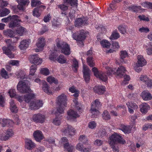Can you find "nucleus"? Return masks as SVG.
Returning a JSON list of instances; mask_svg holds the SVG:
<instances>
[{
	"mask_svg": "<svg viewBox=\"0 0 152 152\" xmlns=\"http://www.w3.org/2000/svg\"><path fill=\"white\" fill-rule=\"evenodd\" d=\"M29 82L26 80L20 81L17 86V89L22 93H30L24 96V101L29 103V108L31 110H37L42 106L43 103L40 100H33L36 96L31 91L30 87Z\"/></svg>",
	"mask_w": 152,
	"mask_h": 152,
	"instance_id": "f257e3e1",
	"label": "nucleus"
},
{
	"mask_svg": "<svg viewBox=\"0 0 152 152\" xmlns=\"http://www.w3.org/2000/svg\"><path fill=\"white\" fill-rule=\"evenodd\" d=\"M13 43H15L18 39V38L16 37L13 38ZM12 39H5V42L7 47L4 46L2 48L3 53L7 55L9 58H14L15 57L14 54L12 53L11 52L14 51L16 49V47L12 45Z\"/></svg>",
	"mask_w": 152,
	"mask_h": 152,
	"instance_id": "f03ea898",
	"label": "nucleus"
},
{
	"mask_svg": "<svg viewBox=\"0 0 152 152\" xmlns=\"http://www.w3.org/2000/svg\"><path fill=\"white\" fill-rule=\"evenodd\" d=\"M67 100L66 96L64 94H61L56 98V102L59 106L57 111L60 113H62L64 112V108L67 105Z\"/></svg>",
	"mask_w": 152,
	"mask_h": 152,
	"instance_id": "7ed1b4c3",
	"label": "nucleus"
},
{
	"mask_svg": "<svg viewBox=\"0 0 152 152\" xmlns=\"http://www.w3.org/2000/svg\"><path fill=\"white\" fill-rule=\"evenodd\" d=\"M104 64L106 65L107 64L104 62L103 63V67H105L107 70V74L109 76L115 74L117 76L122 77L126 71L125 68L123 66H121L118 68L115 72V69H112L110 67H107L106 66H105Z\"/></svg>",
	"mask_w": 152,
	"mask_h": 152,
	"instance_id": "20e7f679",
	"label": "nucleus"
},
{
	"mask_svg": "<svg viewBox=\"0 0 152 152\" xmlns=\"http://www.w3.org/2000/svg\"><path fill=\"white\" fill-rule=\"evenodd\" d=\"M2 22L7 23L9 21L10 22L9 24V28H13L17 26L19 24V22L21 21L18 16L16 15L10 16L5 18H2L1 20Z\"/></svg>",
	"mask_w": 152,
	"mask_h": 152,
	"instance_id": "39448f33",
	"label": "nucleus"
},
{
	"mask_svg": "<svg viewBox=\"0 0 152 152\" xmlns=\"http://www.w3.org/2000/svg\"><path fill=\"white\" fill-rule=\"evenodd\" d=\"M56 45L61 50V53L65 55L70 54L71 51L70 46L66 42H60L59 39L56 40Z\"/></svg>",
	"mask_w": 152,
	"mask_h": 152,
	"instance_id": "423d86ee",
	"label": "nucleus"
},
{
	"mask_svg": "<svg viewBox=\"0 0 152 152\" xmlns=\"http://www.w3.org/2000/svg\"><path fill=\"white\" fill-rule=\"evenodd\" d=\"M108 140L110 145L118 143L124 144L126 142L122 137L116 133H114L109 137Z\"/></svg>",
	"mask_w": 152,
	"mask_h": 152,
	"instance_id": "0eeeda50",
	"label": "nucleus"
},
{
	"mask_svg": "<svg viewBox=\"0 0 152 152\" xmlns=\"http://www.w3.org/2000/svg\"><path fill=\"white\" fill-rule=\"evenodd\" d=\"M46 118L44 114L38 113L33 115L31 120L36 123L42 124L45 121Z\"/></svg>",
	"mask_w": 152,
	"mask_h": 152,
	"instance_id": "6e6552de",
	"label": "nucleus"
},
{
	"mask_svg": "<svg viewBox=\"0 0 152 152\" xmlns=\"http://www.w3.org/2000/svg\"><path fill=\"white\" fill-rule=\"evenodd\" d=\"M92 71L95 77L102 81L106 82L107 80V77L105 73L98 71L97 68L95 67L92 68Z\"/></svg>",
	"mask_w": 152,
	"mask_h": 152,
	"instance_id": "1a4fd4ad",
	"label": "nucleus"
},
{
	"mask_svg": "<svg viewBox=\"0 0 152 152\" xmlns=\"http://www.w3.org/2000/svg\"><path fill=\"white\" fill-rule=\"evenodd\" d=\"M61 131L64 134L68 136L73 135L76 132V130L71 125L69 124L65 126Z\"/></svg>",
	"mask_w": 152,
	"mask_h": 152,
	"instance_id": "9d476101",
	"label": "nucleus"
},
{
	"mask_svg": "<svg viewBox=\"0 0 152 152\" xmlns=\"http://www.w3.org/2000/svg\"><path fill=\"white\" fill-rule=\"evenodd\" d=\"M72 37L75 40L78 41H81L85 38V33L84 30L74 33L72 32Z\"/></svg>",
	"mask_w": 152,
	"mask_h": 152,
	"instance_id": "9b49d317",
	"label": "nucleus"
},
{
	"mask_svg": "<svg viewBox=\"0 0 152 152\" xmlns=\"http://www.w3.org/2000/svg\"><path fill=\"white\" fill-rule=\"evenodd\" d=\"M29 60L31 63L37 65L40 64L42 62V59L36 54L30 56Z\"/></svg>",
	"mask_w": 152,
	"mask_h": 152,
	"instance_id": "f8f14e48",
	"label": "nucleus"
},
{
	"mask_svg": "<svg viewBox=\"0 0 152 152\" xmlns=\"http://www.w3.org/2000/svg\"><path fill=\"white\" fill-rule=\"evenodd\" d=\"M83 78L86 83H88L90 79V72L91 71L89 70L86 65L83 64Z\"/></svg>",
	"mask_w": 152,
	"mask_h": 152,
	"instance_id": "ddd939ff",
	"label": "nucleus"
},
{
	"mask_svg": "<svg viewBox=\"0 0 152 152\" xmlns=\"http://www.w3.org/2000/svg\"><path fill=\"white\" fill-rule=\"evenodd\" d=\"M14 124L13 121L10 119L0 118V126L3 127L6 126L11 127L13 126Z\"/></svg>",
	"mask_w": 152,
	"mask_h": 152,
	"instance_id": "4468645a",
	"label": "nucleus"
},
{
	"mask_svg": "<svg viewBox=\"0 0 152 152\" xmlns=\"http://www.w3.org/2000/svg\"><path fill=\"white\" fill-rule=\"evenodd\" d=\"M45 39L43 37L39 38L37 42L36 43V45L38 49L36 50V52H39L43 50V48L45 45Z\"/></svg>",
	"mask_w": 152,
	"mask_h": 152,
	"instance_id": "2eb2a0df",
	"label": "nucleus"
},
{
	"mask_svg": "<svg viewBox=\"0 0 152 152\" xmlns=\"http://www.w3.org/2000/svg\"><path fill=\"white\" fill-rule=\"evenodd\" d=\"M42 89L43 91L48 94H51L53 93L52 88H50L48 83L45 80L42 81Z\"/></svg>",
	"mask_w": 152,
	"mask_h": 152,
	"instance_id": "dca6fc26",
	"label": "nucleus"
},
{
	"mask_svg": "<svg viewBox=\"0 0 152 152\" xmlns=\"http://www.w3.org/2000/svg\"><path fill=\"white\" fill-rule=\"evenodd\" d=\"M36 146V144L31 140L26 139L25 142V147L26 149L29 150H32Z\"/></svg>",
	"mask_w": 152,
	"mask_h": 152,
	"instance_id": "f3484780",
	"label": "nucleus"
},
{
	"mask_svg": "<svg viewBox=\"0 0 152 152\" xmlns=\"http://www.w3.org/2000/svg\"><path fill=\"white\" fill-rule=\"evenodd\" d=\"M33 136L35 140L37 142H40L44 138L42 132L39 130L35 131L33 133Z\"/></svg>",
	"mask_w": 152,
	"mask_h": 152,
	"instance_id": "a211bd4d",
	"label": "nucleus"
},
{
	"mask_svg": "<svg viewBox=\"0 0 152 152\" xmlns=\"http://www.w3.org/2000/svg\"><path fill=\"white\" fill-rule=\"evenodd\" d=\"M128 56V53L126 50H121L120 52V62L118 60H116V63L117 64H120L125 63L126 61H124V58Z\"/></svg>",
	"mask_w": 152,
	"mask_h": 152,
	"instance_id": "6ab92c4d",
	"label": "nucleus"
},
{
	"mask_svg": "<svg viewBox=\"0 0 152 152\" xmlns=\"http://www.w3.org/2000/svg\"><path fill=\"white\" fill-rule=\"evenodd\" d=\"M74 93H75V94H73V96L74 97H75V98L73 100V102L75 105V109L79 110V113H81L82 111V110L80 108L79 106L78 105V103L77 101V98L80 92L78 90L77 91V92H76Z\"/></svg>",
	"mask_w": 152,
	"mask_h": 152,
	"instance_id": "aec40b11",
	"label": "nucleus"
},
{
	"mask_svg": "<svg viewBox=\"0 0 152 152\" xmlns=\"http://www.w3.org/2000/svg\"><path fill=\"white\" fill-rule=\"evenodd\" d=\"M76 149L81 152H89L91 150V147L89 145L87 148L85 147L81 142H80L77 145Z\"/></svg>",
	"mask_w": 152,
	"mask_h": 152,
	"instance_id": "412c9836",
	"label": "nucleus"
},
{
	"mask_svg": "<svg viewBox=\"0 0 152 152\" xmlns=\"http://www.w3.org/2000/svg\"><path fill=\"white\" fill-rule=\"evenodd\" d=\"M87 23V20L84 18H78L75 21V25L76 27H79L82 25H85Z\"/></svg>",
	"mask_w": 152,
	"mask_h": 152,
	"instance_id": "4be33fe9",
	"label": "nucleus"
},
{
	"mask_svg": "<svg viewBox=\"0 0 152 152\" xmlns=\"http://www.w3.org/2000/svg\"><path fill=\"white\" fill-rule=\"evenodd\" d=\"M141 96L142 99L145 101L151 100L152 98L151 94L148 91H142L141 94Z\"/></svg>",
	"mask_w": 152,
	"mask_h": 152,
	"instance_id": "5701e85b",
	"label": "nucleus"
},
{
	"mask_svg": "<svg viewBox=\"0 0 152 152\" xmlns=\"http://www.w3.org/2000/svg\"><path fill=\"white\" fill-rule=\"evenodd\" d=\"M30 39L23 40L20 43L19 46V48L21 50H25L28 48L30 42Z\"/></svg>",
	"mask_w": 152,
	"mask_h": 152,
	"instance_id": "b1692460",
	"label": "nucleus"
},
{
	"mask_svg": "<svg viewBox=\"0 0 152 152\" xmlns=\"http://www.w3.org/2000/svg\"><path fill=\"white\" fill-rule=\"evenodd\" d=\"M137 61L136 63L140 66L143 67L147 63L146 60L142 55H138L137 57Z\"/></svg>",
	"mask_w": 152,
	"mask_h": 152,
	"instance_id": "393cba45",
	"label": "nucleus"
},
{
	"mask_svg": "<svg viewBox=\"0 0 152 152\" xmlns=\"http://www.w3.org/2000/svg\"><path fill=\"white\" fill-rule=\"evenodd\" d=\"M79 115L74 111L70 110L67 112V118L68 120H72L79 117Z\"/></svg>",
	"mask_w": 152,
	"mask_h": 152,
	"instance_id": "a878e982",
	"label": "nucleus"
},
{
	"mask_svg": "<svg viewBox=\"0 0 152 152\" xmlns=\"http://www.w3.org/2000/svg\"><path fill=\"white\" fill-rule=\"evenodd\" d=\"M94 92L99 94H102L105 91V87L103 86H96L93 88Z\"/></svg>",
	"mask_w": 152,
	"mask_h": 152,
	"instance_id": "bb28decb",
	"label": "nucleus"
},
{
	"mask_svg": "<svg viewBox=\"0 0 152 152\" xmlns=\"http://www.w3.org/2000/svg\"><path fill=\"white\" fill-rule=\"evenodd\" d=\"M10 108L11 111L13 113H16L18 111V109L14 100L11 99L10 102Z\"/></svg>",
	"mask_w": 152,
	"mask_h": 152,
	"instance_id": "cd10ccee",
	"label": "nucleus"
},
{
	"mask_svg": "<svg viewBox=\"0 0 152 152\" xmlns=\"http://www.w3.org/2000/svg\"><path fill=\"white\" fill-rule=\"evenodd\" d=\"M143 48L145 50L147 54L148 55H152V43L150 42L144 44Z\"/></svg>",
	"mask_w": 152,
	"mask_h": 152,
	"instance_id": "c85d7f7f",
	"label": "nucleus"
},
{
	"mask_svg": "<svg viewBox=\"0 0 152 152\" xmlns=\"http://www.w3.org/2000/svg\"><path fill=\"white\" fill-rule=\"evenodd\" d=\"M140 110L143 114L146 113L150 109V107L146 103H143L140 105Z\"/></svg>",
	"mask_w": 152,
	"mask_h": 152,
	"instance_id": "c756f323",
	"label": "nucleus"
},
{
	"mask_svg": "<svg viewBox=\"0 0 152 152\" xmlns=\"http://www.w3.org/2000/svg\"><path fill=\"white\" fill-rule=\"evenodd\" d=\"M69 6L70 5L71 8H73L74 10L76 9L77 8L78 3L77 0H65Z\"/></svg>",
	"mask_w": 152,
	"mask_h": 152,
	"instance_id": "7c9ffc66",
	"label": "nucleus"
},
{
	"mask_svg": "<svg viewBox=\"0 0 152 152\" xmlns=\"http://www.w3.org/2000/svg\"><path fill=\"white\" fill-rule=\"evenodd\" d=\"M65 0H64L63 4H58L57 5V7L58 8H59L61 10V12H62V13H63V12L67 10L68 8L69 7L68 4L65 2Z\"/></svg>",
	"mask_w": 152,
	"mask_h": 152,
	"instance_id": "2f4dec72",
	"label": "nucleus"
},
{
	"mask_svg": "<svg viewBox=\"0 0 152 152\" xmlns=\"http://www.w3.org/2000/svg\"><path fill=\"white\" fill-rule=\"evenodd\" d=\"M120 37L119 33L116 30L113 31L112 32L111 35L109 37L111 40L117 39Z\"/></svg>",
	"mask_w": 152,
	"mask_h": 152,
	"instance_id": "473e14b6",
	"label": "nucleus"
},
{
	"mask_svg": "<svg viewBox=\"0 0 152 152\" xmlns=\"http://www.w3.org/2000/svg\"><path fill=\"white\" fill-rule=\"evenodd\" d=\"M100 43L101 46L104 48L108 49L110 46V43L107 40L103 39L101 41Z\"/></svg>",
	"mask_w": 152,
	"mask_h": 152,
	"instance_id": "72a5a7b5",
	"label": "nucleus"
},
{
	"mask_svg": "<svg viewBox=\"0 0 152 152\" xmlns=\"http://www.w3.org/2000/svg\"><path fill=\"white\" fill-rule=\"evenodd\" d=\"M64 150L68 152H72L74 147L72 145H69L68 142H67L64 144Z\"/></svg>",
	"mask_w": 152,
	"mask_h": 152,
	"instance_id": "f704fd0d",
	"label": "nucleus"
},
{
	"mask_svg": "<svg viewBox=\"0 0 152 152\" xmlns=\"http://www.w3.org/2000/svg\"><path fill=\"white\" fill-rule=\"evenodd\" d=\"M58 62L61 64H64L67 63L66 59L63 55H61L59 56L56 59Z\"/></svg>",
	"mask_w": 152,
	"mask_h": 152,
	"instance_id": "c9c22d12",
	"label": "nucleus"
},
{
	"mask_svg": "<svg viewBox=\"0 0 152 152\" xmlns=\"http://www.w3.org/2000/svg\"><path fill=\"white\" fill-rule=\"evenodd\" d=\"M127 27L125 25H120L118 27V28L120 32L122 34H125L126 33Z\"/></svg>",
	"mask_w": 152,
	"mask_h": 152,
	"instance_id": "e433bc0d",
	"label": "nucleus"
},
{
	"mask_svg": "<svg viewBox=\"0 0 152 152\" xmlns=\"http://www.w3.org/2000/svg\"><path fill=\"white\" fill-rule=\"evenodd\" d=\"M129 3H128V2H125V4H124V6L125 7H128L129 9L130 10H132L133 11H138V10L139 9L140 7H137L135 6H132L131 7L129 6Z\"/></svg>",
	"mask_w": 152,
	"mask_h": 152,
	"instance_id": "4c0bfd02",
	"label": "nucleus"
},
{
	"mask_svg": "<svg viewBox=\"0 0 152 152\" xmlns=\"http://www.w3.org/2000/svg\"><path fill=\"white\" fill-rule=\"evenodd\" d=\"M3 33L4 35L7 37H14V32L13 31L10 29L4 30L3 31Z\"/></svg>",
	"mask_w": 152,
	"mask_h": 152,
	"instance_id": "58836bf2",
	"label": "nucleus"
},
{
	"mask_svg": "<svg viewBox=\"0 0 152 152\" xmlns=\"http://www.w3.org/2000/svg\"><path fill=\"white\" fill-rule=\"evenodd\" d=\"M10 12V10L7 8L0 10V16L2 17L6 16L8 15Z\"/></svg>",
	"mask_w": 152,
	"mask_h": 152,
	"instance_id": "ea45409f",
	"label": "nucleus"
},
{
	"mask_svg": "<svg viewBox=\"0 0 152 152\" xmlns=\"http://www.w3.org/2000/svg\"><path fill=\"white\" fill-rule=\"evenodd\" d=\"M90 112L92 114V115L94 117H96L100 114V113L98 110V109L91 107Z\"/></svg>",
	"mask_w": 152,
	"mask_h": 152,
	"instance_id": "a19ab883",
	"label": "nucleus"
},
{
	"mask_svg": "<svg viewBox=\"0 0 152 152\" xmlns=\"http://www.w3.org/2000/svg\"><path fill=\"white\" fill-rule=\"evenodd\" d=\"M46 80L50 84L54 83L55 84L57 83L58 81L54 77L52 76H48L47 77Z\"/></svg>",
	"mask_w": 152,
	"mask_h": 152,
	"instance_id": "79ce46f5",
	"label": "nucleus"
},
{
	"mask_svg": "<svg viewBox=\"0 0 152 152\" xmlns=\"http://www.w3.org/2000/svg\"><path fill=\"white\" fill-rule=\"evenodd\" d=\"M101 106V104L99 100L96 99L92 102L91 107L98 109Z\"/></svg>",
	"mask_w": 152,
	"mask_h": 152,
	"instance_id": "37998d69",
	"label": "nucleus"
},
{
	"mask_svg": "<svg viewBox=\"0 0 152 152\" xmlns=\"http://www.w3.org/2000/svg\"><path fill=\"white\" fill-rule=\"evenodd\" d=\"M40 73L45 76H48L50 74L49 69L46 68H42L40 69Z\"/></svg>",
	"mask_w": 152,
	"mask_h": 152,
	"instance_id": "c03bdc74",
	"label": "nucleus"
},
{
	"mask_svg": "<svg viewBox=\"0 0 152 152\" xmlns=\"http://www.w3.org/2000/svg\"><path fill=\"white\" fill-rule=\"evenodd\" d=\"M78 67V64L77 61L75 58L72 60V68L73 70L75 72L77 70Z\"/></svg>",
	"mask_w": 152,
	"mask_h": 152,
	"instance_id": "a18cd8bd",
	"label": "nucleus"
},
{
	"mask_svg": "<svg viewBox=\"0 0 152 152\" xmlns=\"http://www.w3.org/2000/svg\"><path fill=\"white\" fill-rule=\"evenodd\" d=\"M37 66L35 65H33L30 68L29 75L34 76L37 69Z\"/></svg>",
	"mask_w": 152,
	"mask_h": 152,
	"instance_id": "49530a36",
	"label": "nucleus"
},
{
	"mask_svg": "<svg viewBox=\"0 0 152 152\" xmlns=\"http://www.w3.org/2000/svg\"><path fill=\"white\" fill-rule=\"evenodd\" d=\"M16 75L18 78L23 79L25 78L26 73L22 70L19 71L16 73Z\"/></svg>",
	"mask_w": 152,
	"mask_h": 152,
	"instance_id": "de8ad7c7",
	"label": "nucleus"
},
{
	"mask_svg": "<svg viewBox=\"0 0 152 152\" xmlns=\"http://www.w3.org/2000/svg\"><path fill=\"white\" fill-rule=\"evenodd\" d=\"M26 29L22 26H19L16 30V33L20 36L22 35L24 32L25 31Z\"/></svg>",
	"mask_w": 152,
	"mask_h": 152,
	"instance_id": "09e8293b",
	"label": "nucleus"
},
{
	"mask_svg": "<svg viewBox=\"0 0 152 152\" xmlns=\"http://www.w3.org/2000/svg\"><path fill=\"white\" fill-rule=\"evenodd\" d=\"M87 62L88 64L91 67H93L95 65V63L92 56L88 57L87 58Z\"/></svg>",
	"mask_w": 152,
	"mask_h": 152,
	"instance_id": "8fccbe9b",
	"label": "nucleus"
},
{
	"mask_svg": "<svg viewBox=\"0 0 152 152\" xmlns=\"http://www.w3.org/2000/svg\"><path fill=\"white\" fill-rule=\"evenodd\" d=\"M41 14V12L39 11V8L37 7L35 8L33 11V15L34 16L38 18Z\"/></svg>",
	"mask_w": 152,
	"mask_h": 152,
	"instance_id": "3c124183",
	"label": "nucleus"
},
{
	"mask_svg": "<svg viewBox=\"0 0 152 152\" xmlns=\"http://www.w3.org/2000/svg\"><path fill=\"white\" fill-rule=\"evenodd\" d=\"M102 118L105 120H108L110 119V116L107 110L104 111L102 114Z\"/></svg>",
	"mask_w": 152,
	"mask_h": 152,
	"instance_id": "603ef678",
	"label": "nucleus"
},
{
	"mask_svg": "<svg viewBox=\"0 0 152 152\" xmlns=\"http://www.w3.org/2000/svg\"><path fill=\"white\" fill-rule=\"evenodd\" d=\"M6 134H7L8 137L10 138L13 137L15 135V133L11 129H7L6 131Z\"/></svg>",
	"mask_w": 152,
	"mask_h": 152,
	"instance_id": "864d4df0",
	"label": "nucleus"
},
{
	"mask_svg": "<svg viewBox=\"0 0 152 152\" xmlns=\"http://www.w3.org/2000/svg\"><path fill=\"white\" fill-rule=\"evenodd\" d=\"M126 104L128 107V106L130 107L131 108L133 109L134 110H136L138 108V106L135 103L131 102V103L128 102L126 103Z\"/></svg>",
	"mask_w": 152,
	"mask_h": 152,
	"instance_id": "5fc2aeb1",
	"label": "nucleus"
},
{
	"mask_svg": "<svg viewBox=\"0 0 152 152\" xmlns=\"http://www.w3.org/2000/svg\"><path fill=\"white\" fill-rule=\"evenodd\" d=\"M121 130L125 134L129 133L131 132V127L130 126H124Z\"/></svg>",
	"mask_w": 152,
	"mask_h": 152,
	"instance_id": "6e6d98bb",
	"label": "nucleus"
},
{
	"mask_svg": "<svg viewBox=\"0 0 152 152\" xmlns=\"http://www.w3.org/2000/svg\"><path fill=\"white\" fill-rule=\"evenodd\" d=\"M142 7L152 9V3L148 2H145L141 4Z\"/></svg>",
	"mask_w": 152,
	"mask_h": 152,
	"instance_id": "4d7b16f0",
	"label": "nucleus"
},
{
	"mask_svg": "<svg viewBox=\"0 0 152 152\" xmlns=\"http://www.w3.org/2000/svg\"><path fill=\"white\" fill-rule=\"evenodd\" d=\"M19 61L17 60H11L8 62V64L13 66H18L19 65Z\"/></svg>",
	"mask_w": 152,
	"mask_h": 152,
	"instance_id": "13d9d810",
	"label": "nucleus"
},
{
	"mask_svg": "<svg viewBox=\"0 0 152 152\" xmlns=\"http://www.w3.org/2000/svg\"><path fill=\"white\" fill-rule=\"evenodd\" d=\"M10 138L6 132L5 134L2 133L0 134V140L2 141H6L8 140Z\"/></svg>",
	"mask_w": 152,
	"mask_h": 152,
	"instance_id": "bf43d9fd",
	"label": "nucleus"
},
{
	"mask_svg": "<svg viewBox=\"0 0 152 152\" xmlns=\"http://www.w3.org/2000/svg\"><path fill=\"white\" fill-rule=\"evenodd\" d=\"M116 3L113 1L112 3L110 4L109 7L108 9V10L110 12H111L112 11L115 10L116 8V6L115 5V4Z\"/></svg>",
	"mask_w": 152,
	"mask_h": 152,
	"instance_id": "052dcab7",
	"label": "nucleus"
},
{
	"mask_svg": "<svg viewBox=\"0 0 152 152\" xmlns=\"http://www.w3.org/2000/svg\"><path fill=\"white\" fill-rule=\"evenodd\" d=\"M96 126V123L94 121H91L88 124V127L90 129H94Z\"/></svg>",
	"mask_w": 152,
	"mask_h": 152,
	"instance_id": "680f3d73",
	"label": "nucleus"
},
{
	"mask_svg": "<svg viewBox=\"0 0 152 152\" xmlns=\"http://www.w3.org/2000/svg\"><path fill=\"white\" fill-rule=\"evenodd\" d=\"M79 140L80 142H82L84 144H85L88 141L87 138L85 135L80 136Z\"/></svg>",
	"mask_w": 152,
	"mask_h": 152,
	"instance_id": "e2e57ef3",
	"label": "nucleus"
},
{
	"mask_svg": "<svg viewBox=\"0 0 152 152\" xmlns=\"http://www.w3.org/2000/svg\"><path fill=\"white\" fill-rule=\"evenodd\" d=\"M41 4V1L37 0H32L31 1V6L32 7L38 6Z\"/></svg>",
	"mask_w": 152,
	"mask_h": 152,
	"instance_id": "0e129e2a",
	"label": "nucleus"
},
{
	"mask_svg": "<svg viewBox=\"0 0 152 152\" xmlns=\"http://www.w3.org/2000/svg\"><path fill=\"white\" fill-rule=\"evenodd\" d=\"M1 74L2 76L5 78H8V75L7 72L4 68H2L1 69Z\"/></svg>",
	"mask_w": 152,
	"mask_h": 152,
	"instance_id": "69168bd1",
	"label": "nucleus"
},
{
	"mask_svg": "<svg viewBox=\"0 0 152 152\" xmlns=\"http://www.w3.org/2000/svg\"><path fill=\"white\" fill-rule=\"evenodd\" d=\"M149 78L147 76L144 75H141L139 77L140 80L144 82V83L148 81Z\"/></svg>",
	"mask_w": 152,
	"mask_h": 152,
	"instance_id": "338daca9",
	"label": "nucleus"
},
{
	"mask_svg": "<svg viewBox=\"0 0 152 152\" xmlns=\"http://www.w3.org/2000/svg\"><path fill=\"white\" fill-rule=\"evenodd\" d=\"M53 123L56 125L59 126L61 123V119L60 118L56 117L53 119Z\"/></svg>",
	"mask_w": 152,
	"mask_h": 152,
	"instance_id": "774afa93",
	"label": "nucleus"
}]
</instances>
